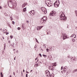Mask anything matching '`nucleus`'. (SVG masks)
<instances>
[{"label":"nucleus","instance_id":"obj_1","mask_svg":"<svg viewBox=\"0 0 77 77\" xmlns=\"http://www.w3.org/2000/svg\"><path fill=\"white\" fill-rule=\"evenodd\" d=\"M10 3L11 4H8L10 8H15L17 6V2L14 0H10Z\"/></svg>","mask_w":77,"mask_h":77},{"label":"nucleus","instance_id":"obj_2","mask_svg":"<svg viewBox=\"0 0 77 77\" xmlns=\"http://www.w3.org/2000/svg\"><path fill=\"white\" fill-rule=\"evenodd\" d=\"M61 15H60V20L64 22L65 21H66V17H65V15L64 13L62 12H61Z\"/></svg>","mask_w":77,"mask_h":77},{"label":"nucleus","instance_id":"obj_3","mask_svg":"<svg viewBox=\"0 0 77 77\" xmlns=\"http://www.w3.org/2000/svg\"><path fill=\"white\" fill-rule=\"evenodd\" d=\"M46 4L47 5V6L50 7L53 6V3L51 2L50 0H46L45 1Z\"/></svg>","mask_w":77,"mask_h":77},{"label":"nucleus","instance_id":"obj_4","mask_svg":"<svg viewBox=\"0 0 77 77\" xmlns=\"http://www.w3.org/2000/svg\"><path fill=\"white\" fill-rule=\"evenodd\" d=\"M61 37H62V39H63V40H65V39H66V38H68L67 37V35L66 34H63L61 35Z\"/></svg>","mask_w":77,"mask_h":77},{"label":"nucleus","instance_id":"obj_5","mask_svg":"<svg viewBox=\"0 0 77 77\" xmlns=\"http://www.w3.org/2000/svg\"><path fill=\"white\" fill-rule=\"evenodd\" d=\"M56 12L55 11H52V12L50 14V15L51 16H53L54 17V16H56Z\"/></svg>","mask_w":77,"mask_h":77},{"label":"nucleus","instance_id":"obj_6","mask_svg":"<svg viewBox=\"0 0 77 77\" xmlns=\"http://www.w3.org/2000/svg\"><path fill=\"white\" fill-rule=\"evenodd\" d=\"M29 14L32 16H33V15H35V11L33 10H32L29 12Z\"/></svg>","mask_w":77,"mask_h":77},{"label":"nucleus","instance_id":"obj_7","mask_svg":"<svg viewBox=\"0 0 77 77\" xmlns=\"http://www.w3.org/2000/svg\"><path fill=\"white\" fill-rule=\"evenodd\" d=\"M57 1H56L55 2L54 4V7L55 8H58L59 7V5L57 3Z\"/></svg>","mask_w":77,"mask_h":77},{"label":"nucleus","instance_id":"obj_8","mask_svg":"<svg viewBox=\"0 0 77 77\" xmlns=\"http://www.w3.org/2000/svg\"><path fill=\"white\" fill-rule=\"evenodd\" d=\"M46 73L47 74V76H48V77H50V73L48 70H46Z\"/></svg>","mask_w":77,"mask_h":77},{"label":"nucleus","instance_id":"obj_9","mask_svg":"<svg viewBox=\"0 0 77 77\" xmlns=\"http://www.w3.org/2000/svg\"><path fill=\"white\" fill-rule=\"evenodd\" d=\"M42 19L44 20L45 22H46V20H47V17L46 16H45L42 18Z\"/></svg>","mask_w":77,"mask_h":77},{"label":"nucleus","instance_id":"obj_10","mask_svg":"<svg viewBox=\"0 0 77 77\" xmlns=\"http://www.w3.org/2000/svg\"><path fill=\"white\" fill-rule=\"evenodd\" d=\"M48 59H49V60H52L53 59V58H52V57H51V55H48Z\"/></svg>","mask_w":77,"mask_h":77},{"label":"nucleus","instance_id":"obj_11","mask_svg":"<svg viewBox=\"0 0 77 77\" xmlns=\"http://www.w3.org/2000/svg\"><path fill=\"white\" fill-rule=\"evenodd\" d=\"M40 23L41 24H42L43 23H45L42 18L40 20Z\"/></svg>","mask_w":77,"mask_h":77},{"label":"nucleus","instance_id":"obj_12","mask_svg":"<svg viewBox=\"0 0 77 77\" xmlns=\"http://www.w3.org/2000/svg\"><path fill=\"white\" fill-rule=\"evenodd\" d=\"M42 11L43 12V13H44L45 14H47V11L45 10V8H44L42 10Z\"/></svg>","mask_w":77,"mask_h":77},{"label":"nucleus","instance_id":"obj_13","mask_svg":"<svg viewBox=\"0 0 77 77\" xmlns=\"http://www.w3.org/2000/svg\"><path fill=\"white\" fill-rule=\"evenodd\" d=\"M68 69V68H67V66H65L64 68L63 69V71H66L67 69Z\"/></svg>","mask_w":77,"mask_h":77},{"label":"nucleus","instance_id":"obj_14","mask_svg":"<svg viewBox=\"0 0 77 77\" xmlns=\"http://www.w3.org/2000/svg\"><path fill=\"white\" fill-rule=\"evenodd\" d=\"M26 8H25L23 9V12H25V11H26Z\"/></svg>","mask_w":77,"mask_h":77},{"label":"nucleus","instance_id":"obj_15","mask_svg":"<svg viewBox=\"0 0 77 77\" xmlns=\"http://www.w3.org/2000/svg\"><path fill=\"white\" fill-rule=\"evenodd\" d=\"M38 66H39V65H38V64H35V65L34 66L35 67H37Z\"/></svg>","mask_w":77,"mask_h":77},{"label":"nucleus","instance_id":"obj_16","mask_svg":"<svg viewBox=\"0 0 77 77\" xmlns=\"http://www.w3.org/2000/svg\"><path fill=\"white\" fill-rule=\"evenodd\" d=\"M25 6H25V5H24V4H23L22 5V8H24V7H25Z\"/></svg>","mask_w":77,"mask_h":77},{"label":"nucleus","instance_id":"obj_17","mask_svg":"<svg viewBox=\"0 0 77 77\" xmlns=\"http://www.w3.org/2000/svg\"><path fill=\"white\" fill-rule=\"evenodd\" d=\"M52 66H49V69H52Z\"/></svg>","mask_w":77,"mask_h":77},{"label":"nucleus","instance_id":"obj_18","mask_svg":"<svg viewBox=\"0 0 77 77\" xmlns=\"http://www.w3.org/2000/svg\"><path fill=\"white\" fill-rule=\"evenodd\" d=\"M1 77H3V73L2 72L1 73Z\"/></svg>","mask_w":77,"mask_h":77},{"label":"nucleus","instance_id":"obj_19","mask_svg":"<svg viewBox=\"0 0 77 77\" xmlns=\"http://www.w3.org/2000/svg\"><path fill=\"white\" fill-rule=\"evenodd\" d=\"M76 71H77V69H76L75 70L73 71V72L74 73V72H76Z\"/></svg>","mask_w":77,"mask_h":77},{"label":"nucleus","instance_id":"obj_20","mask_svg":"<svg viewBox=\"0 0 77 77\" xmlns=\"http://www.w3.org/2000/svg\"><path fill=\"white\" fill-rule=\"evenodd\" d=\"M23 4L25 6H26V5H28V4H27V3L26 2L23 3Z\"/></svg>","mask_w":77,"mask_h":77},{"label":"nucleus","instance_id":"obj_21","mask_svg":"<svg viewBox=\"0 0 77 77\" xmlns=\"http://www.w3.org/2000/svg\"><path fill=\"white\" fill-rule=\"evenodd\" d=\"M72 41H73V42H75V39H74V38H72Z\"/></svg>","mask_w":77,"mask_h":77},{"label":"nucleus","instance_id":"obj_22","mask_svg":"<svg viewBox=\"0 0 77 77\" xmlns=\"http://www.w3.org/2000/svg\"><path fill=\"white\" fill-rule=\"evenodd\" d=\"M35 40L37 43H39V42H38V40H37V39L36 38H35Z\"/></svg>","mask_w":77,"mask_h":77},{"label":"nucleus","instance_id":"obj_23","mask_svg":"<svg viewBox=\"0 0 77 77\" xmlns=\"http://www.w3.org/2000/svg\"><path fill=\"white\" fill-rule=\"evenodd\" d=\"M37 30H40L39 26L37 27Z\"/></svg>","mask_w":77,"mask_h":77},{"label":"nucleus","instance_id":"obj_24","mask_svg":"<svg viewBox=\"0 0 77 77\" xmlns=\"http://www.w3.org/2000/svg\"><path fill=\"white\" fill-rule=\"evenodd\" d=\"M43 56L44 57H47V56L46 55L43 54Z\"/></svg>","mask_w":77,"mask_h":77},{"label":"nucleus","instance_id":"obj_25","mask_svg":"<svg viewBox=\"0 0 77 77\" xmlns=\"http://www.w3.org/2000/svg\"><path fill=\"white\" fill-rule=\"evenodd\" d=\"M47 52H48V51H49V49L48 48H47L46 49Z\"/></svg>","mask_w":77,"mask_h":77},{"label":"nucleus","instance_id":"obj_26","mask_svg":"<svg viewBox=\"0 0 77 77\" xmlns=\"http://www.w3.org/2000/svg\"><path fill=\"white\" fill-rule=\"evenodd\" d=\"M44 9H45L43 7H42L41 8V10H42V11Z\"/></svg>","mask_w":77,"mask_h":77},{"label":"nucleus","instance_id":"obj_27","mask_svg":"<svg viewBox=\"0 0 77 77\" xmlns=\"http://www.w3.org/2000/svg\"><path fill=\"white\" fill-rule=\"evenodd\" d=\"M10 38L11 39H12V38H13V36H12V35H11L10 36Z\"/></svg>","mask_w":77,"mask_h":77},{"label":"nucleus","instance_id":"obj_28","mask_svg":"<svg viewBox=\"0 0 77 77\" xmlns=\"http://www.w3.org/2000/svg\"><path fill=\"white\" fill-rule=\"evenodd\" d=\"M75 14H76V15L77 17V11H75Z\"/></svg>","mask_w":77,"mask_h":77},{"label":"nucleus","instance_id":"obj_29","mask_svg":"<svg viewBox=\"0 0 77 77\" xmlns=\"http://www.w3.org/2000/svg\"><path fill=\"white\" fill-rule=\"evenodd\" d=\"M58 1V5H60V1L59 0Z\"/></svg>","mask_w":77,"mask_h":77},{"label":"nucleus","instance_id":"obj_30","mask_svg":"<svg viewBox=\"0 0 77 77\" xmlns=\"http://www.w3.org/2000/svg\"><path fill=\"white\" fill-rule=\"evenodd\" d=\"M12 24H15V22H14V21H12Z\"/></svg>","mask_w":77,"mask_h":77},{"label":"nucleus","instance_id":"obj_31","mask_svg":"<svg viewBox=\"0 0 77 77\" xmlns=\"http://www.w3.org/2000/svg\"><path fill=\"white\" fill-rule=\"evenodd\" d=\"M74 36V34H72L70 36V37H71H71H73V36Z\"/></svg>","mask_w":77,"mask_h":77},{"label":"nucleus","instance_id":"obj_32","mask_svg":"<svg viewBox=\"0 0 77 77\" xmlns=\"http://www.w3.org/2000/svg\"><path fill=\"white\" fill-rule=\"evenodd\" d=\"M17 29L18 30H20V29H21V28H20V27H18L17 28Z\"/></svg>","mask_w":77,"mask_h":77},{"label":"nucleus","instance_id":"obj_33","mask_svg":"<svg viewBox=\"0 0 77 77\" xmlns=\"http://www.w3.org/2000/svg\"><path fill=\"white\" fill-rule=\"evenodd\" d=\"M13 74L14 75H15V72H13Z\"/></svg>","mask_w":77,"mask_h":77},{"label":"nucleus","instance_id":"obj_34","mask_svg":"<svg viewBox=\"0 0 77 77\" xmlns=\"http://www.w3.org/2000/svg\"><path fill=\"white\" fill-rule=\"evenodd\" d=\"M50 48V51L52 50V48Z\"/></svg>","mask_w":77,"mask_h":77},{"label":"nucleus","instance_id":"obj_35","mask_svg":"<svg viewBox=\"0 0 77 77\" xmlns=\"http://www.w3.org/2000/svg\"><path fill=\"white\" fill-rule=\"evenodd\" d=\"M39 54L40 56V57H42V55H41V54Z\"/></svg>","mask_w":77,"mask_h":77},{"label":"nucleus","instance_id":"obj_36","mask_svg":"<svg viewBox=\"0 0 77 77\" xmlns=\"http://www.w3.org/2000/svg\"><path fill=\"white\" fill-rule=\"evenodd\" d=\"M9 34V32H7L6 33V35H8Z\"/></svg>","mask_w":77,"mask_h":77},{"label":"nucleus","instance_id":"obj_37","mask_svg":"<svg viewBox=\"0 0 77 77\" xmlns=\"http://www.w3.org/2000/svg\"><path fill=\"white\" fill-rule=\"evenodd\" d=\"M62 69H63V67L62 66L61 67V70H62Z\"/></svg>","mask_w":77,"mask_h":77},{"label":"nucleus","instance_id":"obj_38","mask_svg":"<svg viewBox=\"0 0 77 77\" xmlns=\"http://www.w3.org/2000/svg\"><path fill=\"white\" fill-rule=\"evenodd\" d=\"M51 69H54V67H52Z\"/></svg>","mask_w":77,"mask_h":77},{"label":"nucleus","instance_id":"obj_39","mask_svg":"<svg viewBox=\"0 0 77 77\" xmlns=\"http://www.w3.org/2000/svg\"><path fill=\"white\" fill-rule=\"evenodd\" d=\"M17 53H18V50H17L16 51Z\"/></svg>","mask_w":77,"mask_h":77},{"label":"nucleus","instance_id":"obj_40","mask_svg":"<svg viewBox=\"0 0 77 77\" xmlns=\"http://www.w3.org/2000/svg\"><path fill=\"white\" fill-rule=\"evenodd\" d=\"M39 27V29H40H40H41V26H38Z\"/></svg>","mask_w":77,"mask_h":77},{"label":"nucleus","instance_id":"obj_41","mask_svg":"<svg viewBox=\"0 0 77 77\" xmlns=\"http://www.w3.org/2000/svg\"><path fill=\"white\" fill-rule=\"evenodd\" d=\"M27 75H28V74H26V77H27Z\"/></svg>","mask_w":77,"mask_h":77},{"label":"nucleus","instance_id":"obj_42","mask_svg":"<svg viewBox=\"0 0 77 77\" xmlns=\"http://www.w3.org/2000/svg\"><path fill=\"white\" fill-rule=\"evenodd\" d=\"M70 57V56H67V58H69Z\"/></svg>","mask_w":77,"mask_h":77},{"label":"nucleus","instance_id":"obj_43","mask_svg":"<svg viewBox=\"0 0 77 77\" xmlns=\"http://www.w3.org/2000/svg\"><path fill=\"white\" fill-rule=\"evenodd\" d=\"M0 30L1 31H2V30H3V29H2V28H1Z\"/></svg>","mask_w":77,"mask_h":77},{"label":"nucleus","instance_id":"obj_44","mask_svg":"<svg viewBox=\"0 0 77 77\" xmlns=\"http://www.w3.org/2000/svg\"><path fill=\"white\" fill-rule=\"evenodd\" d=\"M75 36L74 37V38H76V35H75Z\"/></svg>","mask_w":77,"mask_h":77},{"label":"nucleus","instance_id":"obj_45","mask_svg":"<svg viewBox=\"0 0 77 77\" xmlns=\"http://www.w3.org/2000/svg\"><path fill=\"white\" fill-rule=\"evenodd\" d=\"M10 45H11V47H14V46H13L12 45H11V44H10Z\"/></svg>","mask_w":77,"mask_h":77},{"label":"nucleus","instance_id":"obj_46","mask_svg":"<svg viewBox=\"0 0 77 77\" xmlns=\"http://www.w3.org/2000/svg\"><path fill=\"white\" fill-rule=\"evenodd\" d=\"M26 23H29V21H26Z\"/></svg>","mask_w":77,"mask_h":77},{"label":"nucleus","instance_id":"obj_47","mask_svg":"<svg viewBox=\"0 0 77 77\" xmlns=\"http://www.w3.org/2000/svg\"><path fill=\"white\" fill-rule=\"evenodd\" d=\"M16 57V56H15V57L14 58V60H15Z\"/></svg>","mask_w":77,"mask_h":77},{"label":"nucleus","instance_id":"obj_48","mask_svg":"<svg viewBox=\"0 0 77 77\" xmlns=\"http://www.w3.org/2000/svg\"><path fill=\"white\" fill-rule=\"evenodd\" d=\"M5 47H6V46H4V50H5Z\"/></svg>","mask_w":77,"mask_h":77},{"label":"nucleus","instance_id":"obj_49","mask_svg":"<svg viewBox=\"0 0 77 77\" xmlns=\"http://www.w3.org/2000/svg\"><path fill=\"white\" fill-rule=\"evenodd\" d=\"M53 66H56V65H54Z\"/></svg>","mask_w":77,"mask_h":77},{"label":"nucleus","instance_id":"obj_50","mask_svg":"<svg viewBox=\"0 0 77 77\" xmlns=\"http://www.w3.org/2000/svg\"><path fill=\"white\" fill-rule=\"evenodd\" d=\"M41 27V28H42V27H43V26H40Z\"/></svg>","mask_w":77,"mask_h":77},{"label":"nucleus","instance_id":"obj_51","mask_svg":"<svg viewBox=\"0 0 77 77\" xmlns=\"http://www.w3.org/2000/svg\"><path fill=\"white\" fill-rule=\"evenodd\" d=\"M75 29L77 30V26L75 27Z\"/></svg>","mask_w":77,"mask_h":77},{"label":"nucleus","instance_id":"obj_52","mask_svg":"<svg viewBox=\"0 0 77 77\" xmlns=\"http://www.w3.org/2000/svg\"><path fill=\"white\" fill-rule=\"evenodd\" d=\"M2 7L1 6H0V9H2Z\"/></svg>","mask_w":77,"mask_h":77},{"label":"nucleus","instance_id":"obj_53","mask_svg":"<svg viewBox=\"0 0 77 77\" xmlns=\"http://www.w3.org/2000/svg\"><path fill=\"white\" fill-rule=\"evenodd\" d=\"M22 27H24V26H23V24L22 25Z\"/></svg>","mask_w":77,"mask_h":77},{"label":"nucleus","instance_id":"obj_54","mask_svg":"<svg viewBox=\"0 0 77 77\" xmlns=\"http://www.w3.org/2000/svg\"><path fill=\"white\" fill-rule=\"evenodd\" d=\"M26 73H29V72H28L26 71Z\"/></svg>","mask_w":77,"mask_h":77},{"label":"nucleus","instance_id":"obj_55","mask_svg":"<svg viewBox=\"0 0 77 77\" xmlns=\"http://www.w3.org/2000/svg\"><path fill=\"white\" fill-rule=\"evenodd\" d=\"M52 69V71H54V69Z\"/></svg>","mask_w":77,"mask_h":77},{"label":"nucleus","instance_id":"obj_56","mask_svg":"<svg viewBox=\"0 0 77 77\" xmlns=\"http://www.w3.org/2000/svg\"><path fill=\"white\" fill-rule=\"evenodd\" d=\"M3 39H5V38H4V37H3Z\"/></svg>","mask_w":77,"mask_h":77},{"label":"nucleus","instance_id":"obj_57","mask_svg":"<svg viewBox=\"0 0 77 77\" xmlns=\"http://www.w3.org/2000/svg\"><path fill=\"white\" fill-rule=\"evenodd\" d=\"M34 48H36V45L35 46Z\"/></svg>","mask_w":77,"mask_h":77},{"label":"nucleus","instance_id":"obj_58","mask_svg":"<svg viewBox=\"0 0 77 77\" xmlns=\"http://www.w3.org/2000/svg\"><path fill=\"white\" fill-rule=\"evenodd\" d=\"M10 42H11V41H8L9 43H10Z\"/></svg>","mask_w":77,"mask_h":77},{"label":"nucleus","instance_id":"obj_59","mask_svg":"<svg viewBox=\"0 0 77 77\" xmlns=\"http://www.w3.org/2000/svg\"><path fill=\"white\" fill-rule=\"evenodd\" d=\"M38 59H37V62H38Z\"/></svg>","mask_w":77,"mask_h":77},{"label":"nucleus","instance_id":"obj_60","mask_svg":"<svg viewBox=\"0 0 77 77\" xmlns=\"http://www.w3.org/2000/svg\"><path fill=\"white\" fill-rule=\"evenodd\" d=\"M23 72H25V71H24V70H23Z\"/></svg>","mask_w":77,"mask_h":77},{"label":"nucleus","instance_id":"obj_61","mask_svg":"<svg viewBox=\"0 0 77 77\" xmlns=\"http://www.w3.org/2000/svg\"><path fill=\"white\" fill-rule=\"evenodd\" d=\"M5 31H6V29H5V30H4V32L5 31Z\"/></svg>","mask_w":77,"mask_h":77},{"label":"nucleus","instance_id":"obj_62","mask_svg":"<svg viewBox=\"0 0 77 77\" xmlns=\"http://www.w3.org/2000/svg\"><path fill=\"white\" fill-rule=\"evenodd\" d=\"M32 70H31V71H30V72H32Z\"/></svg>","mask_w":77,"mask_h":77},{"label":"nucleus","instance_id":"obj_63","mask_svg":"<svg viewBox=\"0 0 77 77\" xmlns=\"http://www.w3.org/2000/svg\"><path fill=\"white\" fill-rule=\"evenodd\" d=\"M10 77H12V76H11V75H10Z\"/></svg>","mask_w":77,"mask_h":77},{"label":"nucleus","instance_id":"obj_64","mask_svg":"<svg viewBox=\"0 0 77 77\" xmlns=\"http://www.w3.org/2000/svg\"><path fill=\"white\" fill-rule=\"evenodd\" d=\"M73 59V57H72V58H71V59Z\"/></svg>","mask_w":77,"mask_h":77}]
</instances>
